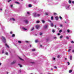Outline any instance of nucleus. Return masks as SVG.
I'll list each match as a JSON object with an SVG mask.
<instances>
[{"mask_svg": "<svg viewBox=\"0 0 74 74\" xmlns=\"http://www.w3.org/2000/svg\"><path fill=\"white\" fill-rule=\"evenodd\" d=\"M33 15L34 17H38L40 16V14H37L36 13H34L33 14Z\"/></svg>", "mask_w": 74, "mask_h": 74, "instance_id": "nucleus-1", "label": "nucleus"}, {"mask_svg": "<svg viewBox=\"0 0 74 74\" xmlns=\"http://www.w3.org/2000/svg\"><path fill=\"white\" fill-rule=\"evenodd\" d=\"M1 39L2 41H3V42H6V40H5V38L4 37L2 36L1 37Z\"/></svg>", "mask_w": 74, "mask_h": 74, "instance_id": "nucleus-2", "label": "nucleus"}, {"mask_svg": "<svg viewBox=\"0 0 74 74\" xmlns=\"http://www.w3.org/2000/svg\"><path fill=\"white\" fill-rule=\"evenodd\" d=\"M69 7H70V5H68V6H66V9H67V10H68L69 9Z\"/></svg>", "mask_w": 74, "mask_h": 74, "instance_id": "nucleus-3", "label": "nucleus"}, {"mask_svg": "<svg viewBox=\"0 0 74 74\" xmlns=\"http://www.w3.org/2000/svg\"><path fill=\"white\" fill-rule=\"evenodd\" d=\"M24 22L25 23H29V21L27 20H25Z\"/></svg>", "mask_w": 74, "mask_h": 74, "instance_id": "nucleus-4", "label": "nucleus"}, {"mask_svg": "<svg viewBox=\"0 0 74 74\" xmlns=\"http://www.w3.org/2000/svg\"><path fill=\"white\" fill-rule=\"evenodd\" d=\"M16 63V61H14L12 62L11 63L12 64H14Z\"/></svg>", "mask_w": 74, "mask_h": 74, "instance_id": "nucleus-5", "label": "nucleus"}, {"mask_svg": "<svg viewBox=\"0 0 74 74\" xmlns=\"http://www.w3.org/2000/svg\"><path fill=\"white\" fill-rule=\"evenodd\" d=\"M40 27V25H37L36 26V29H38Z\"/></svg>", "mask_w": 74, "mask_h": 74, "instance_id": "nucleus-6", "label": "nucleus"}, {"mask_svg": "<svg viewBox=\"0 0 74 74\" xmlns=\"http://www.w3.org/2000/svg\"><path fill=\"white\" fill-rule=\"evenodd\" d=\"M10 20H11V21H15V18H12L10 19Z\"/></svg>", "mask_w": 74, "mask_h": 74, "instance_id": "nucleus-7", "label": "nucleus"}, {"mask_svg": "<svg viewBox=\"0 0 74 74\" xmlns=\"http://www.w3.org/2000/svg\"><path fill=\"white\" fill-rule=\"evenodd\" d=\"M55 18H56V20H58V17L56 16L55 17Z\"/></svg>", "mask_w": 74, "mask_h": 74, "instance_id": "nucleus-8", "label": "nucleus"}, {"mask_svg": "<svg viewBox=\"0 0 74 74\" xmlns=\"http://www.w3.org/2000/svg\"><path fill=\"white\" fill-rule=\"evenodd\" d=\"M5 46H6L8 48H9V46H8V45H7V44H5Z\"/></svg>", "mask_w": 74, "mask_h": 74, "instance_id": "nucleus-9", "label": "nucleus"}, {"mask_svg": "<svg viewBox=\"0 0 74 74\" xmlns=\"http://www.w3.org/2000/svg\"><path fill=\"white\" fill-rule=\"evenodd\" d=\"M48 27V25H46L44 26V28L45 29H46V28H47V27Z\"/></svg>", "mask_w": 74, "mask_h": 74, "instance_id": "nucleus-10", "label": "nucleus"}, {"mask_svg": "<svg viewBox=\"0 0 74 74\" xmlns=\"http://www.w3.org/2000/svg\"><path fill=\"white\" fill-rule=\"evenodd\" d=\"M70 60H72V56H70Z\"/></svg>", "mask_w": 74, "mask_h": 74, "instance_id": "nucleus-11", "label": "nucleus"}, {"mask_svg": "<svg viewBox=\"0 0 74 74\" xmlns=\"http://www.w3.org/2000/svg\"><path fill=\"white\" fill-rule=\"evenodd\" d=\"M51 27H53V24L52 23H51Z\"/></svg>", "mask_w": 74, "mask_h": 74, "instance_id": "nucleus-12", "label": "nucleus"}, {"mask_svg": "<svg viewBox=\"0 0 74 74\" xmlns=\"http://www.w3.org/2000/svg\"><path fill=\"white\" fill-rule=\"evenodd\" d=\"M42 22L43 23H45V21H44V20H42Z\"/></svg>", "mask_w": 74, "mask_h": 74, "instance_id": "nucleus-13", "label": "nucleus"}, {"mask_svg": "<svg viewBox=\"0 0 74 74\" xmlns=\"http://www.w3.org/2000/svg\"><path fill=\"white\" fill-rule=\"evenodd\" d=\"M23 30H27V29L25 28H23Z\"/></svg>", "mask_w": 74, "mask_h": 74, "instance_id": "nucleus-14", "label": "nucleus"}, {"mask_svg": "<svg viewBox=\"0 0 74 74\" xmlns=\"http://www.w3.org/2000/svg\"><path fill=\"white\" fill-rule=\"evenodd\" d=\"M34 27H32L31 29V31H32L33 30H34Z\"/></svg>", "mask_w": 74, "mask_h": 74, "instance_id": "nucleus-15", "label": "nucleus"}, {"mask_svg": "<svg viewBox=\"0 0 74 74\" xmlns=\"http://www.w3.org/2000/svg\"><path fill=\"white\" fill-rule=\"evenodd\" d=\"M71 51V49H68V52H70V51Z\"/></svg>", "mask_w": 74, "mask_h": 74, "instance_id": "nucleus-16", "label": "nucleus"}, {"mask_svg": "<svg viewBox=\"0 0 74 74\" xmlns=\"http://www.w3.org/2000/svg\"><path fill=\"white\" fill-rule=\"evenodd\" d=\"M52 32H53V33H55V30L54 29H53L52 30Z\"/></svg>", "mask_w": 74, "mask_h": 74, "instance_id": "nucleus-17", "label": "nucleus"}, {"mask_svg": "<svg viewBox=\"0 0 74 74\" xmlns=\"http://www.w3.org/2000/svg\"><path fill=\"white\" fill-rule=\"evenodd\" d=\"M60 38H63V36H61L60 37Z\"/></svg>", "mask_w": 74, "mask_h": 74, "instance_id": "nucleus-18", "label": "nucleus"}, {"mask_svg": "<svg viewBox=\"0 0 74 74\" xmlns=\"http://www.w3.org/2000/svg\"><path fill=\"white\" fill-rule=\"evenodd\" d=\"M18 65H19V66L20 67H22V65H21L19 64H18Z\"/></svg>", "mask_w": 74, "mask_h": 74, "instance_id": "nucleus-19", "label": "nucleus"}, {"mask_svg": "<svg viewBox=\"0 0 74 74\" xmlns=\"http://www.w3.org/2000/svg\"><path fill=\"white\" fill-rule=\"evenodd\" d=\"M15 3H16V4H19V3L18 2H15Z\"/></svg>", "mask_w": 74, "mask_h": 74, "instance_id": "nucleus-20", "label": "nucleus"}, {"mask_svg": "<svg viewBox=\"0 0 74 74\" xmlns=\"http://www.w3.org/2000/svg\"><path fill=\"white\" fill-rule=\"evenodd\" d=\"M32 51H35V49H32Z\"/></svg>", "mask_w": 74, "mask_h": 74, "instance_id": "nucleus-21", "label": "nucleus"}, {"mask_svg": "<svg viewBox=\"0 0 74 74\" xmlns=\"http://www.w3.org/2000/svg\"><path fill=\"white\" fill-rule=\"evenodd\" d=\"M18 43H19V44H21V41H18Z\"/></svg>", "mask_w": 74, "mask_h": 74, "instance_id": "nucleus-22", "label": "nucleus"}, {"mask_svg": "<svg viewBox=\"0 0 74 74\" xmlns=\"http://www.w3.org/2000/svg\"><path fill=\"white\" fill-rule=\"evenodd\" d=\"M51 20H53V16H51Z\"/></svg>", "mask_w": 74, "mask_h": 74, "instance_id": "nucleus-23", "label": "nucleus"}, {"mask_svg": "<svg viewBox=\"0 0 74 74\" xmlns=\"http://www.w3.org/2000/svg\"><path fill=\"white\" fill-rule=\"evenodd\" d=\"M62 32V30H60L59 31V33H61V32Z\"/></svg>", "mask_w": 74, "mask_h": 74, "instance_id": "nucleus-24", "label": "nucleus"}, {"mask_svg": "<svg viewBox=\"0 0 74 74\" xmlns=\"http://www.w3.org/2000/svg\"><path fill=\"white\" fill-rule=\"evenodd\" d=\"M69 3H71V1L70 0L69 1Z\"/></svg>", "mask_w": 74, "mask_h": 74, "instance_id": "nucleus-25", "label": "nucleus"}, {"mask_svg": "<svg viewBox=\"0 0 74 74\" xmlns=\"http://www.w3.org/2000/svg\"><path fill=\"white\" fill-rule=\"evenodd\" d=\"M67 32L68 33H69V32H70V30H69V29L67 30Z\"/></svg>", "mask_w": 74, "mask_h": 74, "instance_id": "nucleus-26", "label": "nucleus"}, {"mask_svg": "<svg viewBox=\"0 0 74 74\" xmlns=\"http://www.w3.org/2000/svg\"><path fill=\"white\" fill-rule=\"evenodd\" d=\"M72 72V71L71 70H70L69 71V73H71Z\"/></svg>", "mask_w": 74, "mask_h": 74, "instance_id": "nucleus-27", "label": "nucleus"}, {"mask_svg": "<svg viewBox=\"0 0 74 74\" xmlns=\"http://www.w3.org/2000/svg\"><path fill=\"white\" fill-rule=\"evenodd\" d=\"M40 36H41V35H42V33L40 32Z\"/></svg>", "mask_w": 74, "mask_h": 74, "instance_id": "nucleus-28", "label": "nucleus"}, {"mask_svg": "<svg viewBox=\"0 0 74 74\" xmlns=\"http://www.w3.org/2000/svg\"><path fill=\"white\" fill-rule=\"evenodd\" d=\"M19 59H20L21 60H23V59H22V58H19Z\"/></svg>", "mask_w": 74, "mask_h": 74, "instance_id": "nucleus-29", "label": "nucleus"}, {"mask_svg": "<svg viewBox=\"0 0 74 74\" xmlns=\"http://www.w3.org/2000/svg\"><path fill=\"white\" fill-rule=\"evenodd\" d=\"M32 7V5H29V7Z\"/></svg>", "mask_w": 74, "mask_h": 74, "instance_id": "nucleus-30", "label": "nucleus"}, {"mask_svg": "<svg viewBox=\"0 0 74 74\" xmlns=\"http://www.w3.org/2000/svg\"><path fill=\"white\" fill-rule=\"evenodd\" d=\"M12 7H13V5H10V7L12 8Z\"/></svg>", "mask_w": 74, "mask_h": 74, "instance_id": "nucleus-31", "label": "nucleus"}, {"mask_svg": "<svg viewBox=\"0 0 74 74\" xmlns=\"http://www.w3.org/2000/svg\"><path fill=\"white\" fill-rule=\"evenodd\" d=\"M39 22H40V21H36V23H39Z\"/></svg>", "mask_w": 74, "mask_h": 74, "instance_id": "nucleus-32", "label": "nucleus"}, {"mask_svg": "<svg viewBox=\"0 0 74 74\" xmlns=\"http://www.w3.org/2000/svg\"><path fill=\"white\" fill-rule=\"evenodd\" d=\"M38 42V40H36L35 41V42Z\"/></svg>", "mask_w": 74, "mask_h": 74, "instance_id": "nucleus-33", "label": "nucleus"}, {"mask_svg": "<svg viewBox=\"0 0 74 74\" xmlns=\"http://www.w3.org/2000/svg\"><path fill=\"white\" fill-rule=\"evenodd\" d=\"M62 26H63V25H62L60 24V27H62Z\"/></svg>", "mask_w": 74, "mask_h": 74, "instance_id": "nucleus-34", "label": "nucleus"}, {"mask_svg": "<svg viewBox=\"0 0 74 74\" xmlns=\"http://www.w3.org/2000/svg\"><path fill=\"white\" fill-rule=\"evenodd\" d=\"M12 37H15V35L14 34H13L12 35Z\"/></svg>", "mask_w": 74, "mask_h": 74, "instance_id": "nucleus-35", "label": "nucleus"}, {"mask_svg": "<svg viewBox=\"0 0 74 74\" xmlns=\"http://www.w3.org/2000/svg\"><path fill=\"white\" fill-rule=\"evenodd\" d=\"M6 55H8V53H5Z\"/></svg>", "mask_w": 74, "mask_h": 74, "instance_id": "nucleus-36", "label": "nucleus"}, {"mask_svg": "<svg viewBox=\"0 0 74 74\" xmlns=\"http://www.w3.org/2000/svg\"><path fill=\"white\" fill-rule=\"evenodd\" d=\"M68 65H70V63L69 62H67Z\"/></svg>", "mask_w": 74, "mask_h": 74, "instance_id": "nucleus-37", "label": "nucleus"}, {"mask_svg": "<svg viewBox=\"0 0 74 74\" xmlns=\"http://www.w3.org/2000/svg\"><path fill=\"white\" fill-rule=\"evenodd\" d=\"M69 48L70 49L72 48V47H71H71H69Z\"/></svg>", "mask_w": 74, "mask_h": 74, "instance_id": "nucleus-38", "label": "nucleus"}, {"mask_svg": "<svg viewBox=\"0 0 74 74\" xmlns=\"http://www.w3.org/2000/svg\"><path fill=\"white\" fill-rule=\"evenodd\" d=\"M53 60H55L56 59L55 58H53Z\"/></svg>", "mask_w": 74, "mask_h": 74, "instance_id": "nucleus-39", "label": "nucleus"}, {"mask_svg": "<svg viewBox=\"0 0 74 74\" xmlns=\"http://www.w3.org/2000/svg\"><path fill=\"white\" fill-rule=\"evenodd\" d=\"M66 39H69V37L68 36H66Z\"/></svg>", "mask_w": 74, "mask_h": 74, "instance_id": "nucleus-40", "label": "nucleus"}, {"mask_svg": "<svg viewBox=\"0 0 74 74\" xmlns=\"http://www.w3.org/2000/svg\"><path fill=\"white\" fill-rule=\"evenodd\" d=\"M60 19H62V17H61V16H60Z\"/></svg>", "mask_w": 74, "mask_h": 74, "instance_id": "nucleus-41", "label": "nucleus"}, {"mask_svg": "<svg viewBox=\"0 0 74 74\" xmlns=\"http://www.w3.org/2000/svg\"><path fill=\"white\" fill-rule=\"evenodd\" d=\"M48 21H49V22H51V20H48Z\"/></svg>", "mask_w": 74, "mask_h": 74, "instance_id": "nucleus-42", "label": "nucleus"}, {"mask_svg": "<svg viewBox=\"0 0 74 74\" xmlns=\"http://www.w3.org/2000/svg\"><path fill=\"white\" fill-rule=\"evenodd\" d=\"M60 57V56H59V55L58 56V58H59Z\"/></svg>", "mask_w": 74, "mask_h": 74, "instance_id": "nucleus-43", "label": "nucleus"}, {"mask_svg": "<svg viewBox=\"0 0 74 74\" xmlns=\"http://www.w3.org/2000/svg\"><path fill=\"white\" fill-rule=\"evenodd\" d=\"M56 13H54V15H56Z\"/></svg>", "mask_w": 74, "mask_h": 74, "instance_id": "nucleus-44", "label": "nucleus"}, {"mask_svg": "<svg viewBox=\"0 0 74 74\" xmlns=\"http://www.w3.org/2000/svg\"><path fill=\"white\" fill-rule=\"evenodd\" d=\"M11 0H9L8 1V3H9V2H10V1H11Z\"/></svg>", "mask_w": 74, "mask_h": 74, "instance_id": "nucleus-45", "label": "nucleus"}, {"mask_svg": "<svg viewBox=\"0 0 74 74\" xmlns=\"http://www.w3.org/2000/svg\"><path fill=\"white\" fill-rule=\"evenodd\" d=\"M27 14H30V13H29V12H27Z\"/></svg>", "mask_w": 74, "mask_h": 74, "instance_id": "nucleus-46", "label": "nucleus"}, {"mask_svg": "<svg viewBox=\"0 0 74 74\" xmlns=\"http://www.w3.org/2000/svg\"><path fill=\"white\" fill-rule=\"evenodd\" d=\"M71 43H74V41H71Z\"/></svg>", "mask_w": 74, "mask_h": 74, "instance_id": "nucleus-47", "label": "nucleus"}, {"mask_svg": "<svg viewBox=\"0 0 74 74\" xmlns=\"http://www.w3.org/2000/svg\"><path fill=\"white\" fill-rule=\"evenodd\" d=\"M57 34L58 36H59V35H60V33H58Z\"/></svg>", "mask_w": 74, "mask_h": 74, "instance_id": "nucleus-48", "label": "nucleus"}, {"mask_svg": "<svg viewBox=\"0 0 74 74\" xmlns=\"http://www.w3.org/2000/svg\"><path fill=\"white\" fill-rule=\"evenodd\" d=\"M72 3L73 4H74V1H72Z\"/></svg>", "mask_w": 74, "mask_h": 74, "instance_id": "nucleus-49", "label": "nucleus"}, {"mask_svg": "<svg viewBox=\"0 0 74 74\" xmlns=\"http://www.w3.org/2000/svg\"><path fill=\"white\" fill-rule=\"evenodd\" d=\"M25 42H26V43H28V42H28L27 41H26Z\"/></svg>", "mask_w": 74, "mask_h": 74, "instance_id": "nucleus-50", "label": "nucleus"}, {"mask_svg": "<svg viewBox=\"0 0 74 74\" xmlns=\"http://www.w3.org/2000/svg\"><path fill=\"white\" fill-rule=\"evenodd\" d=\"M4 53V50L2 51V53Z\"/></svg>", "mask_w": 74, "mask_h": 74, "instance_id": "nucleus-51", "label": "nucleus"}, {"mask_svg": "<svg viewBox=\"0 0 74 74\" xmlns=\"http://www.w3.org/2000/svg\"><path fill=\"white\" fill-rule=\"evenodd\" d=\"M72 52H74V50H73L72 51Z\"/></svg>", "mask_w": 74, "mask_h": 74, "instance_id": "nucleus-52", "label": "nucleus"}, {"mask_svg": "<svg viewBox=\"0 0 74 74\" xmlns=\"http://www.w3.org/2000/svg\"><path fill=\"white\" fill-rule=\"evenodd\" d=\"M54 68H56V69H57V67H56V66H54Z\"/></svg>", "mask_w": 74, "mask_h": 74, "instance_id": "nucleus-53", "label": "nucleus"}, {"mask_svg": "<svg viewBox=\"0 0 74 74\" xmlns=\"http://www.w3.org/2000/svg\"><path fill=\"white\" fill-rule=\"evenodd\" d=\"M12 32H10V34H12Z\"/></svg>", "mask_w": 74, "mask_h": 74, "instance_id": "nucleus-54", "label": "nucleus"}, {"mask_svg": "<svg viewBox=\"0 0 74 74\" xmlns=\"http://www.w3.org/2000/svg\"><path fill=\"white\" fill-rule=\"evenodd\" d=\"M20 72H21V69H20Z\"/></svg>", "mask_w": 74, "mask_h": 74, "instance_id": "nucleus-55", "label": "nucleus"}, {"mask_svg": "<svg viewBox=\"0 0 74 74\" xmlns=\"http://www.w3.org/2000/svg\"><path fill=\"white\" fill-rule=\"evenodd\" d=\"M54 26L55 27H56V25H55Z\"/></svg>", "mask_w": 74, "mask_h": 74, "instance_id": "nucleus-56", "label": "nucleus"}, {"mask_svg": "<svg viewBox=\"0 0 74 74\" xmlns=\"http://www.w3.org/2000/svg\"><path fill=\"white\" fill-rule=\"evenodd\" d=\"M0 10L1 11H2V9H0Z\"/></svg>", "mask_w": 74, "mask_h": 74, "instance_id": "nucleus-57", "label": "nucleus"}, {"mask_svg": "<svg viewBox=\"0 0 74 74\" xmlns=\"http://www.w3.org/2000/svg\"><path fill=\"white\" fill-rule=\"evenodd\" d=\"M65 60H67V58H66L65 59Z\"/></svg>", "mask_w": 74, "mask_h": 74, "instance_id": "nucleus-58", "label": "nucleus"}, {"mask_svg": "<svg viewBox=\"0 0 74 74\" xmlns=\"http://www.w3.org/2000/svg\"><path fill=\"white\" fill-rule=\"evenodd\" d=\"M1 63H0V66H1Z\"/></svg>", "mask_w": 74, "mask_h": 74, "instance_id": "nucleus-59", "label": "nucleus"}, {"mask_svg": "<svg viewBox=\"0 0 74 74\" xmlns=\"http://www.w3.org/2000/svg\"><path fill=\"white\" fill-rule=\"evenodd\" d=\"M51 70H53V69L52 68L51 69Z\"/></svg>", "mask_w": 74, "mask_h": 74, "instance_id": "nucleus-60", "label": "nucleus"}, {"mask_svg": "<svg viewBox=\"0 0 74 74\" xmlns=\"http://www.w3.org/2000/svg\"><path fill=\"white\" fill-rule=\"evenodd\" d=\"M46 15H48V14H47V13H46Z\"/></svg>", "mask_w": 74, "mask_h": 74, "instance_id": "nucleus-61", "label": "nucleus"}, {"mask_svg": "<svg viewBox=\"0 0 74 74\" xmlns=\"http://www.w3.org/2000/svg\"><path fill=\"white\" fill-rule=\"evenodd\" d=\"M30 47H32V45H30Z\"/></svg>", "mask_w": 74, "mask_h": 74, "instance_id": "nucleus-62", "label": "nucleus"}, {"mask_svg": "<svg viewBox=\"0 0 74 74\" xmlns=\"http://www.w3.org/2000/svg\"><path fill=\"white\" fill-rule=\"evenodd\" d=\"M54 38H56V37H54Z\"/></svg>", "mask_w": 74, "mask_h": 74, "instance_id": "nucleus-63", "label": "nucleus"}, {"mask_svg": "<svg viewBox=\"0 0 74 74\" xmlns=\"http://www.w3.org/2000/svg\"><path fill=\"white\" fill-rule=\"evenodd\" d=\"M7 74H8V72H7Z\"/></svg>", "mask_w": 74, "mask_h": 74, "instance_id": "nucleus-64", "label": "nucleus"}]
</instances>
